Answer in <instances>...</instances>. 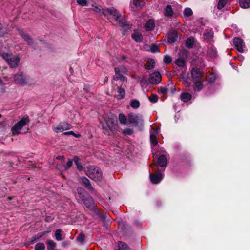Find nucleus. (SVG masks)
I'll use <instances>...</instances> for the list:
<instances>
[{
  "label": "nucleus",
  "mask_w": 250,
  "mask_h": 250,
  "mask_svg": "<svg viewBox=\"0 0 250 250\" xmlns=\"http://www.w3.org/2000/svg\"><path fill=\"white\" fill-rule=\"evenodd\" d=\"M87 169L85 173L89 178L95 181L101 180L102 172L99 167H95L94 166H92L87 167Z\"/></svg>",
  "instance_id": "1"
},
{
  "label": "nucleus",
  "mask_w": 250,
  "mask_h": 250,
  "mask_svg": "<svg viewBox=\"0 0 250 250\" xmlns=\"http://www.w3.org/2000/svg\"><path fill=\"white\" fill-rule=\"evenodd\" d=\"M30 122V120L28 116L22 117L19 121L15 124L12 127L11 131L13 135H19L21 134L20 130L22 128L27 125Z\"/></svg>",
  "instance_id": "2"
},
{
  "label": "nucleus",
  "mask_w": 250,
  "mask_h": 250,
  "mask_svg": "<svg viewBox=\"0 0 250 250\" xmlns=\"http://www.w3.org/2000/svg\"><path fill=\"white\" fill-rule=\"evenodd\" d=\"M127 117L128 123L132 126H137L139 125H143L144 120L142 116L138 115L134 113H129Z\"/></svg>",
  "instance_id": "3"
},
{
  "label": "nucleus",
  "mask_w": 250,
  "mask_h": 250,
  "mask_svg": "<svg viewBox=\"0 0 250 250\" xmlns=\"http://www.w3.org/2000/svg\"><path fill=\"white\" fill-rule=\"evenodd\" d=\"M18 31L21 37L23 39L25 42H26L28 45L31 46L34 49H36L35 46L34 45V40L30 35L21 28H19Z\"/></svg>",
  "instance_id": "4"
},
{
  "label": "nucleus",
  "mask_w": 250,
  "mask_h": 250,
  "mask_svg": "<svg viewBox=\"0 0 250 250\" xmlns=\"http://www.w3.org/2000/svg\"><path fill=\"white\" fill-rule=\"evenodd\" d=\"M101 13L104 16H106L107 13L113 16L116 21L118 20L119 19L122 17L119 11L112 7L107 9H103Z\"/></svg>",
  "instance_id": "5"
},
{
  "label": "nucleus",
  "mask_w": 250,
  "mask_h": 250,
  "mask_svg": "<svg viewBox=\"0 0 250 250\" xmlns=\"http://www.w3.org/2000/svg\"><path fill=\"white\" fill-rule=\"evenodd\" d=\"M81 201L89 210L92 211L96 210V204L93 198L89 194L82 199Z\"/></svg>",
  "instance_id": "6"
},
{
  "label": "nucleus",
  "mask_w": 250,
  "mask_h": 250,
  "mask_svg": "<svg viewBox=\"0 0 250 250\" xmlns=\"http://www.w3.org/2000/svg\"><path fill=\"white\" fill-rule=\"evenodd\" d=\"M164 178V174L160 172L150 173L149 178L152 184L156 185L161 182Z\"/></svg>",
  "instance_id": "7"
},
{
  "label": "nucleus",
  "mask_w": 250,
  "mask_h": 250,
  "mask_svg": "<svg viewBox=\"0 0 250 250\" xmlns=\"http://www.w3.org/2000/svg\"><path fill=\"white\" fill-rule=\"evenodd\" d=\"M149 83L153 84H158L161 81V75L160 72L155 71L149 75Z\"/></svg>",
  "instance_id": "8"
},
{
  "label": "nucleus",
  "mask_w": 250,
  "mask_h": 250,
  "mask_svg": "<svg viewBox=\"0 0 250 250\" xmlns=\"http://www.w3.org/2000/svg\"><path fill=\"white\" fill-rule=\"evenodd\" d=\"M167 42L169 44H173L177 40L178 33L174 29H171L167 34Z\"/></svg>",
  "instance_id": "9"
},
{
  "label": "nucleus",
  "mask_w": 250,
  "mask_h": 250,
  "mask_svg": "<svg viewBox=\"0 0 250 250\" xmlns=\"http://www.w3.org/2000/svg\"><path fill=\"white\" fill-rule=\"evenodd\" d=\"M191 74L193 81L202 80L203 77L202 72L198 67L193 68L191 71Z\"/></svg>",
  "instance_id": "10"
},
{
  "label": "nucleus",
  "mask_w": 250,
  "mask_h": 250,
  "mask_svg": "<svg viewBox=\"0 0 250 250\" xmlns=\"http://www.w3.org/2000/svg\"><path fill=\"white\" fill-rule=\"evenodd\" d=\"M72 128L71 124L68 122H61L60 124L54 128V130L56 132H62L64 130L70 129Z\"/></svg>",
  "instance_id": "11"
},
{
  "label": "nucleus",
  "mask_w": 250,
  "mask_h": 250,
  "mask_svg": "<svg viewBox=\"0 0 250 250\" xmlns=\"http://www.w3.org/2000/svg\"><path fill=\"white\" fill-rule=\"evenodd\" d=\"M233 44L235 47L236 48V49L239 52H243L244 49L243 47H245V44H244V42L242 39L240 38H234L233 39Z\"/></svg>",
  "instance_id": "12"
},
{
  "label": "nucleus",
  "mask_w": 250,
  "mask_h": 250,
  "mask_svg": "<svg viewBox=\"0 0 250 250\" xmlns=\"http://www.w3.org/2000/svg\"><path fill=\"white\" fill-rule=\"evenodd\" d=\"M14 81L18 84L24 85L26 84L25 78L22 72H20L18 74H15L14 76Z\"/></svg>",
  "instance_id": "13"
},
{
  "label": "nucleus",
  "mask_w": 250,
  "mask_h": 250,
  "mask_svg": "<svg viewBox=\"0 0 250 250\" xmlns=\"http://www.w3.org/2000/svg\"><path fill=\"white\" fill-rule=\"evenodd\" d=\"M106 122L109 125V127L112 133L116 132L118 129L117 120L114 118H109L106 120Z\"/></svg>",
  "instance_id": "14"
},
{
  "label": "nucleus",
  "mask_w": 250,
  "mask_h": 250,
  "mask_svg": "<svg viewBox=\"0 0 250 250\" xmlns=\"http://www.w3.org/2000/svg\"><path fill=\"white\" fill-rule=\"evenodd\" d=\"M50 231H44L40 233H38L36 235L32 237L30 240L28 242L27 244L28 245L33 244L38 240H39L45 234L49 233Z\"/></svg>",
  "instance_id": "15"
},
{
  "label": "nucleus",
  "mask_w": 250,
  "mask_h": 250,
  "mask_svg": "<svg viewBox=\"0 0 250 250\" xmlns=\"http://www.w3.org/2000/svg\"><path fill=\"white\" fill-rule=\"evenodd\" d=\"M154 165L156 166H160L161 167H165L167 165V159L165 155H161L158 159L156 162H154Z\"/></svg>",
  "instance_id": "16"
},
{
  "label": "nucleus",
  "mask_w": 250,
  "mask_h": 250,
  "mask_svg": "<svg viewBox=\"0 0 250 250\" xmlns=\"http://www.w3.org/2000/svg\"><path fill=\"white\" fill-rule=\"evenodd\" d=\"M81 183L83 185L86 189L90 191H93L94 188L92 186L90 181L85 177L83 176L81 178Z\"/></svg>",
  "instance_id": "17"
},
{
  "label": "nucleus",
  "mask_w": 250,
  "mask_h": 250,
  "mask_svg": "<svg viewBox=\"0 0 250 250\" xmlns=\"http://www.w3.org/2000/svg\"><path fill=\"white\" fill-rule=\"evenodd\" d=\"M20 62V58L18 57L13 56L7 62V63L10 65L11 68L17 67Z\"/></svg>",
  "instance_id": "18"
},
{
  "label": "nucleus",
  "mask_w": 250,
  "mask_h": 250,
  "mask_svg": "<svg viewBox=\"0 0 250 250\" xmlns=\"http://www.w3.org/2000/svg\"><path fill=\"white\" fill-rule=\"evenodd\" d=\"M131 37L136 42L141 43L143 41L142 35L138 33L136 30H134V33L131 35Z\"/></svg>",
  "instance_id": "19"
},
{
  "label": "nucleus",
  "mask_w": 250,
  "mask_h": 250,
  "mask_svg": "<svg viewBox=\"0 0 250 250\" xmlns=\"http://www.w3.org/2000/svg\"><path fill=\"white\" fill-rule=\"evenodd\" d=\"M195 39L193 37L188 38L185 41V46L187 48L191 49L193 47Z\"/></svg>",
  "instance_id": "20"
},
{
  "label": "nucleus",
  "mask_w": 250,
  "mask_h": 250,
  "mask_svg": "<svg viewBox=\"0 0 250 250\" xmlns=\"http://www.w3.org/2000/svg\"><path fill=\"white\" fill-rule=\"evenodd\" d=\"M174 14L172 6L170 5H167L164 9V15L166 17H171Z\"/></svg>",
  "instance_id": "21"
},
{
  "label": "nucleus",
  "mask_w": 250,
  "mask_h": 250,
  "mask_svg": "<svg viewBox=\"0 0 250 250\" xmlns=\"http://www.w3.org/2000/svg\"><path fill=\"white\" fill-rule=\"evenodd\" d=\"M114 71L115 73V75L114 77V80L116 81L121 80V81H124L125 77L121 74L120 68L118 67H115Z\"/></svg>",
  "instance_id": "22"
},
{
  "label": "nucleus",
  "mask_w": 250,
  "mask_h": 250,
  "mask_svg": "<svg viewBox=\"0 0 250 250\" xmlns=\"http://www.w3.org/2000/svg\"><path fill=\"white\" fill-rule=\"evenodd\" d=\"M77 192L79 195V197L81 200L85 197V196H86L87 195H89L88 192H86L85 190L82 187L77 188Z\"/></svg>",
  "instance_id": "23"
},
{
  "label": "nucleus",
  "mask_w": 250,
  "mask_h": 250,
  "mask_svg": "<svg viewBox=\"0 0 250 250\" xmlns=\"http://www.w3.org/2000/svg\"><path fill=\"white\" fill-rule=\"evenodd\" d=\"M102 129L103 133L105 135L109 136L112 133L111 131H110L109 125H108L106 121H105V123H102Z\"/></svg>",
  "instance_id": "24"
},
{
  "label": "nucleus",
  "mask_w": 250,
  "mask_h": 250,
  "mask_svg": "<svg viewBox=\"0 0 250 250\" xmlns=\"http://www.w3.org/2000/svg\"><path fill=\"white\" fill-rule=\"evenodd\" d=\"M191 95L188 92L182 93L180 95V99L182 101L187 103L191 100Z\"/></svg>",
  "instance_id": "25"
},
{
  "label": "nucleus",
  "mask_w": 250,
  "mask_h": 250,
  "mask_svg": "<svg viewBox=\"0 0 250 250\" xmlns=\"http://www.w3.org/2000/svg\"><path fill=\"white\" fill-rule=\"evenodd\" d=\"M117 250H130V248L126 243L122 241H119L118 242Z\"/></svg>",
  "instance_id": "26"
},
{
  "label": "nucleus",
  "mask_w": 250,
  "mask_h": 250,
  "mask_svg": "<svg viewBox=\"0 0 250 250\" xmlns=\"http://www.w3.org/2000/svg\"><path fill=\"white\" fill-rule=\"evenodd\" d=\"M155 61L153 59H149L145 64L146 68L147 70H151L154 68Z\"/></svg>",
  "instance_id": "27"
},
{
  "label": "nucleus",
  "mask_w": 250,
  "mask_h": 250,
  "mask_svg": "<svg viewBox=\"0 0 250 250\" xmlns=\"http://www.w3.org/2000/svg\"><path fill=\"white\" fill-rule=\"evenodd\" d=\"M117 21H118L119 25L122 27H127L128 28L130 27L128 21L125 18L120 19V18Z\"/></svg>",
  "instance_id": "28"
},
{
  "label": "nucleus",
  "mask_w": 250,
  "mask_h": 250,
  "mask_svg": "<svg viewBox=\"0 0 250 250\" xmlns=\"http://www.w3.org/2000/svg\"><path fill=\"white\" fill-rule=\"evenodd\" d=\"M80 158L78 156H75L73 158V161L76 166L77 168L79 171H82L83 169V167L82 165L79 162Z\"/></svg>",
  "instance_id": "29"
},
{
  "label": "nucleus",
  "mask_w": 250,
  "mask_h": 250,
  "mask_svg": "<svg viewBox=\"0 0 250 250\" xmlns=\"http://www.w3.org/2000/svg\"><path fill=\"white\" fill-rule=\"evenodd\" d=\"M203 81L202 80L194 81V89L197 90L198 91H201L203 88Z\"/></svg>",
  "instance_id": "30"
},
{
  "label": "nucleus",
  "mask_w": 250,
  "mask_h": 250,
  "mask_svg": "<svg viewBox=\"0 0 250 250\" xmlns=\"http://www.w3.org/2000/svg\"><path fill=\"white\" fill-rule=\"evenodd\" d=\"M208 54L210 57L213 58L217 56V51L214 46H211L208 48Z\"/></svg>",
  "instance_id": "31"
},
{
  "label": "nucleus",
  "mask_w": 250,
  "mask_h": 250,
  "mask_svg": "<svg viewBox=\"0 0 250 250\" xmlns=\"http://www.w3.org/2000/svg\"><path fill=\"white\" fill-rule=\"evenodd\" d=\"M117 92L119 95L116 96V98L119 100L124 99L125 95V91L124 88L120 86L118 87Z\"/></svg>",
  "instance_id": "32"
},
{
  "label": "nucleus",
  "mask_w": 250,
  "mask_h": 250,
  "mask_svg": "<svg viewBox=\"0 0 250 250\" xmlns=\"http://www.w3.org/2000/svg\"><path fill=\"white\" fill-rule=\"evenodd\" d=\"M47 250H55L56 244L52 240H48L46 242Z\"/></svg>",
  "instance_id": "33"
},
{
  "label": "nucleus",
  "mask_w": 250,
  "mask_h": 250,
  "mask_svg": "<svg viewBox=\"0 0 250 250\" xmlns=\"http://www.w3.org/2000/svg\"><path fill=\"white\" fill-rule=\"evenodd\" d=\"M183 83L186 87H189L190 86L191 82H190V78L188 76H183L181 78Z\"/></svg>",
  "instance_id": "34"
},
{
  "label": "nucleus",
  "mask_w": 250,
  "mask_h": 250,
  "mask_svg": "<svg viewBox=\"0 0 250 250\" xmlns=\"http://www.w3.org/2000/svg\"><path fill=\"white\" fill-rule=\"evenodd\" d=\"M239 4L242 8H248L250 7V0H239Z\"/></svg>",
  "instance_id": "35"
},
{
  "label": "nucleus",
  "mask_w": 250,
  "mask_h": 250,
  "mask_svg": "<svg viewBox=\"0 0 250 250\" xmlns=\"http://www.w3.org/2000/svg\"><path fill=\"white\" fill-rule=\"evenodd\" d=\"M179 58L185 60L188 56V51L185 49H181L179 51Z\"/></svg>",
  "instance_id": "36"
},
{
  "label": "nucleus",
  "mask_w": 250,
  "mask_h": 250,
  "mask_svg": "<svg viewBox=\"0 0 250 250\" xmlns=\"http://www.w3.org/2000/svg\"><path fill=\"white\" fill-rule=\"evenodd\" d=\"M119 121L121 124L126 125L127 123V118L123 113H120L118 117Z\"/></svg>",
  "instance_id": "37"
},
{
  "label": "nucleus",
  "mask_w": 250,
  "mask_h": 250,
  "mask_svg": "<svg viewBox=\"0 0 250 250\" xmlns=\"http://www.w3.org/2000/svg\"><path fill=\"white\" fill-rule=\"evenodd\" d=\"M85 235L83 232H81L79 233V234L78 235V236L76 238V239L78 242L81 243V244H84L85 243Z\"/></svg>",
  "instance_id": "38"
},
{
  "label": "nucleus",
  "mask_w": 250,
  "mask_h": 250,
  "mask_svg": "<svg viewBox=\"0 0 250 250\" xmlns=\"http://www.w3.org/2000/svg\"><path fill=\"white\" fill-rule=\"evenodd\" d=\"M35 250H45V244L42 242L37 243L34 246Z\"/></svg>",
  "instance_id": "39"
},
{
  "label": "nucleus",
  "mask_w": 250,
  "mask_h": 250,
  "mask_svg": "<svg viewBox=\"0 0 250 250\" xmlns=\"http://www.w3.org/2000/svg\"><path fill=\"white\" fill-rule=\"evenodd\" d=\"M216 80V76L213 73L208 75L207 78V81L209 83H214Z\"/></svg>",
  "instance_id": "40"
},
{
  "label": "nucleus",
  "mask_w": 250,
  "mask_h": 250,
  "mask_svg": "<svg viewBox=\"0 0 250 250\" xmlns=\"http://www.w3.org/2000/svg\"><path fill=\"white\" fill-rule=\"evenodd\" d=\"M130 105L133 108H138L140 105V103L139 100L134 99L131 101Z\"/></svg>",
  "instance_id": "41"
},
{
  "label": "nucleus",
  "mask_w": 250,
  "mask_h": 250,
  "mask_svg": "<svg viewBox=\"0 0 250 250\" xmlns=\"http://www.w3.org/2000/svg\"><path fill=\"white\" fill-rule=\"evenodd\" d=\"M150 140L153 145L156 146L158 144V139L156 135L151 134L150 135Z\"/></svg>",
  "instance_id": "42"
},
{
  "label": "nucleus",
  "mask_w": 250,
  "mask_h": 250,
  "mask_svg": "<svg viewBox=\"0 0 250 250\" xmlns=\"http://www.w3.org/2000/svg\"><path fill=\"white\" fill-rule=\"evenodd\" d=\"M62 230L60 229H57L55 232V236L57 240L61 241L62 240Z\"/></svg>",
  "instance_id": "43"
},
{
  "label": "nucleus",
  "mask_w": 250,
  "mask_h": 250,
  "mask_svg": "<svg viewBox=\"0 0 250 250\" xmlns=\"http://www.w3.org/2000/svg\"><path fill=\"white\" fill-rule=\"evenodd\" d=\"M175 63L179 67H183L185 65V60L179 58L176 60Z\"/></svg>",
  "instance_id": "44"
},
{
  "label": "nucleus",
  "mask_w": 250,
  "mask_h": 250,
  "mask_svg": "<svg viewBox=\"0 0 250 250\" xmlns=\"http://www.w3.org/2000/svg\"><path fill=\"white\" fill-rule=\"evenodd\" d=\"M228 0H219L217 5V9L219 10L222 9L225 7L227 4Z\"/></svg>",
  "instance_id": "45"
},
{
  "label": "nucleus",
  "mask_w": 250,
  "mask_h": 250,
  "mask_svg": "<svg viewBox=\"0 0 250 250\" xmlns=\"http://www.w3.org/2000/svg\"><path fill=\"white\" fill-rule=\"evenodd\" d=\"M150 51L152 53H155L160 52V49L159 46L155 44H152L150 46Z\"/></svg>",
  "instance_id": "46"
},
{
  "label": "nucleus",
  "mask_w": 250,
  "mask_h": 250,
  "mask_svg": "<svg viewBox=\"0 0 250 250\" xmlns=\"http://www.w3.org/2000/svg\"><path fill=\"white\" fill-rule=\"evenodd\" d=\"M133 4L135 7L140 9H142L144 6L143 2H141L140 0H133Z\"/></svg>",
  "instance_id": "47"
},
{
  "label": "nucleus",
  "mask_w": 250,
  "mask_h": 250,
  "mask_svg": "<svg viewBox=\"0 0 250 250\" xmlns=\"http://www.w3.org/2000/svg\"><path fill=\"white\" fill-rule=\"evenodd\" d=\"M149 100L153 103H155L158 102V96L157 94H152L150 97H148Z\"/></svg>",
  "instance_id": "48"
},
{
  "label": "nucleus",
  "mask_w": 250,
  "mask_h": 250,
  "mask_svg": "<svg viewBox=\"0 0 250 250\" xmlns=\"http://www.w3.org/2000/svg\"><path fill=\"white\" fill-rule=\"evenodd\" d=\"M184 14L187 17L190 16L193 14L192 10L190 8H186L184 11Z\"/></svg>",
  "instance_id": "49"
},
{
  "label": "nucleus",
  "mask_w": 250,
  "mask_h": 250,
  "mask_svg": "<svg viewBox=\"0 0 250 250\" xmlns=\"http://www.w3.org/2000/svg\"><path fill=\"white\" fill-rule=\"evenodd\" d=\"M172 60L171 57H170L169 55L165 56L164 59H163L164 62L167 64H169L170 63H171L172 62Z\"/></svg>",
  "instance_id": "50"
},
{
  "label": "nucleus",
  "mask_w": 250,
  "mask_h": 250,
  "mask_svg": "<svg viewBox=\"0 0 250 250\" xmlns=\"http://www.w3.org/2000/svg\"><path fill=\"white\" fill-rule=\"evenodd\" d=\"M1 56L6 61V62H7L11 59V57H13V56L12 55H10L9 54L7 53H3L1 54Z\"/></svg>",
  "instance_id": "51"
},
{
  "label": "nucleus",
  "mask_w": 250,
  "mask_h": 250,
  "mask_svg": "<svg viewBox=\"0 0 250 250\" xmlns=\"http://www.w3.org/2000/svg\"><path fill=\"white\" fill-rule=\"evenodd\" d=\"M63 134L65 135H72L76 138H80L81 136V135L80 133L76 134L73 131L65 132Z\"/></svg>",
  "instance_id": "52"
},
{
  "label": "nucleus",
  "mask_w": 250,
  "mask_h": 250,
  "mask_svg": "<svg viewBox=\"0 0 250 250\" xmlns=\"http://www.w3.org/2000/svg\"><path fill=\"white\" fill-rule=\"evenodd\" d=\"M123 133L126 135H130L133 133V130L131 128H126L124 129Z\"/></svg>",
  "instance_id": "53"
},
{
  "label": "nucleus",
  "mask_w": 250,
  "mask_h": 250,
  "mask_svg": "<svg viewBox=\"0 0 250 250\" xmlns=\"http://www.w3.org/2000/svg\"><path fill=\"white\" fill-rule=\"evenodd\" d=\"M100 217L102 220L103 222L104 223V225L106 227H107L109 225V224L108 223L107 221H106L105 216L103 214H101L100 215Z\"/></svg>",
  "instance_id": "54"
},
{
  "label": "nucleus",
  "mask_w": 250,
  "mask_h": 250,
  "mask_svg": "<svg viewBox=\"0 0 250 250\" xmlns=\"http://www.w3.org/2000/svg\"><path fill=\"white\" fill-rule=\"evenodd\" d=\"M73 165V160L72 159H68L66 166L64 167V169L65 170H67L69 169Z\"/></svg>",
  "instance_id": "55"
},
{
  "label": "nucleus",
  "mask_w": 250,
  "mask_h": 250,
  "mask_svg": "<svg viewBox=\"0 0 250 250\" xmlns=\"http://www.w3.org/2000/svg\"><path fill=\"white\" fill-rule=\"evenodd\" d=\"M77 2L79 5L82 6L87 5V2L86 0H77Z\"/></svg>",
  "instance_id": "56"
},
{
  "label": "nucleus",
  "mask_w": 250,
  "mask_h": 250,
  "mask_svg": "<svg viewBox=\"0 0 250 250\" xmlns=\"http://www.w3.org/2000/svg\"><path fill=\"white\" fill-rule=\"evenodd\" d=\"M205 38L208 40L211 39L213 37V33L211 32H207L204 34Z\"/></svg>",
  "instance_id": "57"
},
{
  "label": "nucleus",
  "mask_w": 250,
  "mask_h": 250,
  "mask_svg": "<svg viewBox=\"0 0 250 250\" xmlns=\"http://www.w3.org/2000/svg\"><path fill=\"white\" fill-rule=\"evenodd\" d=\"M168 89L165 87H160L159 89V93L164 95L167 93Z\"/></svg>",
  "instance_id": "58"
},
{
  "label": "nucleus",
  "mask_w": 250,
  "mask_h": 250,
  "mask_svg": "<svg viewBox=\"0 0 250 250\" xmlns=\"http://www.w3.org/2000/svg\"><path fill=\"white\" fill-rule=\"evenodd\" d=\"M54 219V217H52L51 216H48V215L45 216L44 221L46 222H51L53 221Z\"/></svg>",
  "instance_id": "59"
},
{
  "label": "nucleus",
  "mask_w": 250,
  "mask_h": 250,
  "mask_svg": "<svg viewBox=\"0 0 250 250\" xmlns=\"http://www.w3.org/2000/svg\"><path fill=\"white\" fill-rule=\"evenodd\" d=\"M148 24L149 23L147 22L146 23V27L147 28V29H148L149 28V30H152L154 29V24H152L151 25V27L149 28V26H148Z\"/></svg>",
  "instance_id": "60"
},
{
  "label": "nucleus",
  "mask_w": 250,
  "mask_h": 250,
  "mask_svg": "<svg viewBox=\"0 0 250 250\" xmlns=\"http://www.w3.org/2000/svg\"><path fill=\"white\" fill-rule=\"evenodd\" d=\"M126 58H127L126 56H125V55H123L121 57V61L124 60V61H125L126 62H128V61L126 60Z\"/></svg>",
  "instance_id": "61"
},
{
  "label": "nucleus",
  "mask_w": 250,
  "mask_h": 250,
  "mask_svg": "<svg viewBox=\"0 0 250 250\" xmlns=\"http://www.w3.org/2000/svg\"><path fill=\"white\" fill-rule=\"evenodd\" d=\"M94 10L98 13H100L101 12V9L98 7H95Z\"/></svg>",
  "instance_id": "62"
},
{
  "label": "nucleus",
  "mask_w": 250,
  "mask_h": 250,
  "mask_svg": "<svg viewBox=\"0 0 250 250\" xmlns=\"http://www.w3.org/2000/svg\"><path fill=\"white\" fill-rule=\"evenodd\" d=\"M58 160H64V156L63 155L59 156L57 158Z\"/></svg>",
  "instance_id": "63"
},
{
  "label": "nucleus",
  "mask_w": 250,
  "mask_h": 250,
  "mask_svg": "<svg viewBox=\"0 0 250 250\" xmlns=\"http://www.w3.org/2000/svg\"><path fill=\"white\" fill-rule=\"evenodd\" d=\"M40 41H41V42H42V44H45V42L44 41L42 40H40Z\"/></svg>",
  "instance_id": "64"
}]
</instances>
